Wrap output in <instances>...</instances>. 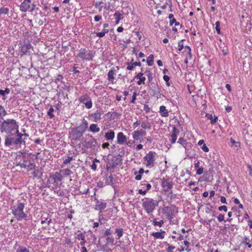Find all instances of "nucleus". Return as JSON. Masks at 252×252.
Returning a JSON list of instances; mask_svg holds the SVG:
<instances>
[{
  "label": "nucleus",
  "instance_id": "1",
  "mask_svg": "<svg viewBox=\"0 0 252 252\" xmlns=\"http://www.w3.org/2000/svg\"><path fill=\"white\" fill-rule=\"evenodd\" d=\"M22 133L19 132L18 129H17L15 133H11L5 136L4 145L9 148L12 146L20 147L23 142L25 143V138H22Z\"/></svg>",
  "mask_w": 252,
  "mask_h": 252
},
{
  "label": "nucleus",
  "instance_id": "2",
  "mask_svg": "<svg viewBox=\"0 0 252 252\" xmlns=\"http://www.w3.org/2000/svg\"><path fill=\"white\" fill-rule=\"evenodd\" d=\"M19 126L16 121L14 119H8L2 121L0 126V131L1 132H5L10 134L14 130L18 129Z\"/></svg>",
  "mask_w": 252,
  "mask_h": 252
},
{
  "label": "nucleus",
  "instance_id": "3",
  "mask_svg": "<svg viewBox=\"0 0 252 252\" xmlns=\"http://www.w3.org/2000/svg\"><path fill=\"white\" fill-rule=\"evenodd\" d=\"M24 208L25 204L19 202L11 207L12 213L18 221L27 220L28 215L24 212Z\"/></svg>",
  "mask_w": 252,
  "mask_h": 252
},
{
  "label": "nucleus",
  "instance_id": "4",
  "mask_svg": "<svg viewBox=\"0 0 252 252\" xmlns=\"http://www.w3.org/2000/svg\"><path fill=\"white\" fill-rule=\"evenodd\" d=\"M62 175L59 172H56L54 174L51 175L48 180L49 188H51L54 191L59 193V189L62 185Z\"/></svg>",
  "mask_w": 252,
  "mask_h": 252
},
{
  "label": "nucleus",
  "instance_id": "5",
  "mask_svg": "<svg viewBox=\"0 0 252 252\" xmlns=\"http://www.w3.org/2000/svg\"><path fill=\"white\" fill-rule=\"evenodd\" d=\"M88 126V122L83 118L82 123L77 127L71 128V136L72 139L78 140L83 136Z\"/></svg>",
  "mask_w": 252,
  "mask_h": 252
},
{
  "label": "nucleus",
  "instance_id": "6",
  "mask_svg": "<svg viewBox=\"0 0 252 252\" xmlns=\"http://www.w3.org/2000/svg\"><path fill=\"white\" fill-rule=\"evenodd\" d=\"M142 207L148 214L152 213L158 205L157 200L150 198H145L142 199Z\"/></svg>",
  "mask_w": 252,
  "mask_h": 252
},
{
  "label": "nucleus",
  "instance_id": "7",
  "mask_svg": "<svg viewBox=\"0 0 252 252\" xmlns=\"http://www.w3.org/2000/svg\"><path fill=\"white\" fill-rule=\"evenodd\" d=\"M94 55L93 51L87 50L86 48H81L77 56V57L80 58L82 61H92Z\"/></svg>",
  "mask_w": 252,
  "mask_h": 252
},
{
  "label": "nucleus",
  "instance_id": "8",
  "mask_svg": "<svg viewBox=\"0 0 252 252\" xmlns=\"http://www.w3.org/2000/svg\"><path fill=\"white\" fill-rule=\"evenodd\" d=\"M156 153L155 152L150 151L144 157V164L147 167H153L155 165Z\"/></svg>",
  "mask_w": 252,
  "mask_h": 252
},
{
  "label": "nucleus",
  "instance_id": "9",
  "mask_svg": "<svg viewBox=\"0 0 252 252\" xmlns=\"http://www.w3.org/2000/svg\"><path fill=\"white\" fill-rule=\"evenodd\" d=\"M150 91L153 96L158 98L161 97V94L160 92V89L158 85L154 83H151L150 86Z\"/></svg>",
  "mask_w": 252,
  "mask_h": 252
},
{
  "label": "nucleus",
  "instance_id": "10",
  "mask_svg": "<svg viewBox=\"0 0 252 252\" xmlns=\"http://www.w3.org/2000/svg\"><path fill=\"white\" fill-rule=\"evenodd\" d=\"M80 102L85 105L87 109H90L92 107L91 98L88 95H82L79 99Z\"/></svg>",
  "mask_w": 252,
  "mask_h": 252
},
{
  "label": "nucleus",
  "instance_id": "11",
  "mask_svg": "<svg viewBox=\"0 0 252 252\" xmlns=\"http://www.w3.org/2000/svg\"><path fill=\"white\" fill-rule=\"evenodd\" d=\"M173 184L172 181L169 179H164L162 182V186L164 189V191L166 192L169 191L172 188Z\"/></svg>",
  "mask_w": 252,
  "mask_h": 252
},
{
  "label": "nucleus",
  "instance_id": "12",
  "mask_svg": "<svg viewBox=\"0 0 252 252\" xmlns=\"http://www.w3.org/2000/svg\"><path fill=\"white\" fill-rule=\"evenodd\" d=\"M102 115V111L101 109H97L94 113H92L90 116L94 122H97L101 119Z\"/></svg>",
  "mask_w": 252,
  "mask_h": 252
},
{
  "label": "nucleus",
  "instance_id": "13",
  "mask_svg": "<svg viewBox=\"0 0 252 252\" xmlns=\"http://www.w3.org/2000/svg\"><path fill=\"white\" fill-rule=\"evenodd\" d=\"M146 134V131H144L143 129H139L134 131L132 133V138L135 140H138L141 137L145 136Z\"/></svg>",
  "mask_w": 252,
  "mask_h": 252
},
{
  "label": "nucleus",
  "instance_id": "14",
  "mask_svg": "<svg viewBox=\"0 0 252 252\" xmlns=\"http://www.w3.org/2000/svg\"><path fill=\"white\" fill-rule=\"evenodd\" d=\"M119 69V66H116V67H113L108 72L107 76H108V80L109 82H111L112 84L114 83L115 77L114 75L116 74V69Z\"/></svg>",
  "mask_w": 252,
  "mask_h": 252
},
{
  "label": "nucleus",
  "instance_id": "15",
  "mask_svg": "<svg viewBox=\"0 0 252 252\" xmlns=\"http://www.w3.org/2000/svg\"><path fill=\"white\" fill-rule=\"evenodd\" d=\"M179 130L177 129L175 126L173 127L172 133L170 135L171 138L169 139L171 144H174L176 142L177 135L179 133Z\"/></svg>",
  "mask_w": 252,
  "mask_h": 252
},
{
  "label": "nucleus",
  "instance_id": "16",
  "mask_svg": "<svg viewBox=\"0 0 252 252\" xmlns=\"http://www.w3.org/2000/svg\"><path fill=\"white\" fill-rule=\"evenodd\" d=\"M117 143L123 144L126 142V137L122 132H120L117 134Z\"/></svg>",
  "mask_w": 252,
  "mask_h": 252
},
{
  "label": "nucleus",
  "instance_id": "17",
  "mask_svg": "<svg viewBox=\"0 0 252 252\" xmlns=\"http://www.w3.org/2000/svg\"><path fill=\"white\" fill-rule=\"evenodd\" d=\"M165 231L160 229L159 232H155L152 233V235L155 239H162L165 236Z\"/></svg>",
  "mask_w": 252,
  "mask_h": 252
},
{
  "label": "nucleus",
  "instance_id": "18",
  "mask_svg": "<svg viewBox=\"0 0 252 252\" xmlns=\"http://www.w3.org/2000/svg\"><path fill=\"white\" fill-rule=\"evenodd\" d=\"M106 207V203L104 202L97 200L95 204V209L101 211Z\"/></svg>",
  "mask_w": 252,
  "mask_h": 252
},
{
  "label": "nucleus",
  "instance_id": "19",
  "mask_svg": "<svg viewBox=\"0 0 252 252\" xmlns=\"http://www.w3.org/2000/svg\"><path fill=\"white\" fill-rule=\"evenodd\" d=\"M143 75L144 73L140 72L135 76L136 78L139 79V81L137 82L138 85H141L142 84H144L146 78L143 76Z\"/></svg>",
  "mask_w": 252,
  "mask_h": 252
},
{
  "label": "nucleus",
  "instance_id": "20",
  "mask_svg": "<svg viewBox=\"0 0 252 252\" xmlns=\"http://www.w3.org/2000/svg\"><path fill=\"white\" fill-rule=\"evenodd\" d=\"M31 5L30 3L26 2L24 1L21 4L20 8L21 11L22 12H26L27 10L30 9Z\"/></svg>",
  "mask_w": 252,
  "mask_h": 252
},
{
  "label": "nucleus",
  "instance_id": "21",
  "mask_svg": "<svg viewBox=\"0 0 252 252\" xmlns=\"http://www.w3.org/2000/svg\"><path fill=\"white\" fill-rule=\"evenodd\" d=\"M105 137L107 140H112L115 137V132L112 130H109L105 133Z\"/></svg>",
  "mask_w": 252,
  "mask_h": 252
},
{
  "label": "nucleus",
  "instance_id": "22",
  "mask_svg": "<svg viewBox=\"0 0 252 252\" xmlns=\"http://www.w3.org/2000/svg\"><path fill=\"white\" fill-rule=\"evenodd\" d=\"M90 136L91 138V140L88 142H85L86 146L88 148L95 147V145L96 143V140L93 138V136L90 135Z\"/></svg>",
  "mask_w": 252,
  "mask_h": 252
},
{
  "label": "nucleus",
  "instance_id": "23",
  "mask_svg": "<svg viewBox=\"0 0 252 252\" xmlns=\"http://www.w3.org/2000/svg\"><path fill=\"white\" fill-rule=\"evenodd\" d=\"M89 131L93 133L98 132L100 131V128L98 127L96 124H91L90 126Z\"/></svg>",
  "mask_w": 252,
  "mask_h": 252
},
{
  "label": "nucleus",
  "instance_id": "24",
  "mask_svg": "<svg viewBox=\"0 0 252 252\" xmlns=\"http://www.w3.org/2000/svg\"><path fill=\"white\" fill-rule=\"evenodd\" d=\"M159 112L161 116L167 117L168 116V112L166 109L165 106L162 105L159 107Z\"/></svg>",
  "mask_w": 252,
  "mask_h": 252
},
{
  "label": "nucleus",
  "instance_id": "25",
  "mask_svg": "<svg viewBox=\"0 0 252 252\" xmlns=\"http://www.w3.org/2000/svg\"><path fill=\"white\" fill-rule=\"evenodd\" d=\"M32 174L33 178H41L42 176V172L39 169L36 170L35 169Z\"/></svg>",
  "mask_w": 252,
  "mask_h": 252
},
{
  "label": "nucleus",
  "instance_id": "26",
  "mask_svg": "<svg viewBox=\"0 0 252 252\" xmlns=\"http://www.w3.org/2000/svg\"><path fill=\"white\" fill-rule=\"evenodd\" d=\"M166 208L167 210H169L167 212V215L168 218H169L170 219H172L175 216V215H174L175 208L173 209H172V208H169L168 207H166Z\"/></svg>",
  "mask_w": 252,
  "mask_h": 252
},
{
  "label": "nucleus",
  "instance_id": "27",
  "mask_svg": "<svg viewBox=\"0 0 252 252\" xmlns=\"http://www.w3.org/2000/svg\"><path fill=\"white\" fill-rule=\"evenodd\" d=\"M10 89L9 88H6L4 90H0V94L2 96V99L3 100L6 99V97L5 96V94H8L10 93Z\"/></svg>",
  "mask_w": 252,
  "mask_h": 252
},
{
  "label": "nucleus",
  "instance_id": "28",
  "mask_svg": "<svg viewBox=\"0 0 252 252\" xmlns=\"http://www.w3.org/2000/svg\"><path fill=\"white\" fill-rule=\"evenodd\" d=\"M7 112L5 110L4 107L0 105V118L3 119L4 117L7 115Z\"/></svg>",
  "mask_w": 252,
  "mask_h": 252
},
{
  "label": "nucleus",
  "instance_id": "29",
  "mask_svg": "<svg viewBox=\"0 0 252 252\" xmlns=\"http://www.w3.org/2000/svg\"><path fill=\"white\" fill-rule=\"evenodd\" d=\"M179 144H181L182 146L184 147V148L186 149V147L188 144L187 140L183 138H180L177 142Z\"/></svg>",
  "mask_w": 252,
  "mask_h": 252
},
{
  "label": "nucleus",
  "instance_id": "30",
  "mask_svg": "<svg viewBox=\"0 0 252 252\" xmlns=\"http://www.w3.org/2000/svg\"><path fill=\"white\" fill-rule=\"evenodd\" d=\"M157 219H155L153 220H151V221L153 222V224L154 226H158L159 227H161L163 224L164 223V221L163 220H160L159 221H158Z\"/></svg>",
  "mask_w": 252,
  "mask_h": 252
},
{
  "label": "nucleus",
  "instance_id": "31",
  "mask_svg": "<svg viewBox=\"0 0 252 252\" xmlns=\"http://www.w3.org/2000/svg\"><path fill=\"white\" fill-rule=\"evenodd\" d=\"M16 252H31L29 248H27L24 246H20L17 249Z\"/></svg>",
  "mask_w": 252,
  "mask_h": 252
},
{
  "label": "nucleus",
  "instance_id": "32",
  "mask_svg": "<svg viewBox=\"0 0 252 252\" xmlns=\"http://www.w3.org/2000/svg\"><path fill=\"white\" fill-rule=\"evenodd\" d=\"M144 74L147 76L149 82L151 83L153 79V74L150 70L146 71Z\"/></svg>",
  "mask_w": 252,
  "mask_h": 252
},
{
  "label": "nucleus",
  "instance_id": "33",
  "mask_svg": "<svg viewBox=\"0 0 252 252\" xmlns=\"http://www.w3.org/2000/svg\"><path fill=\"white\" fill-rule=\"evenodd\" d=\"M109 32L108 29H103L102 32H96V35L99 37H102L105 36V34L108 33Z\"/></svg>",
  "mask_w": 252,
  "mask_h": 252
},
{
  "label": "nucleus",
  "instance_id": "34",
  "mask_svg": "<svg viewBox=\"0 0 252 252\" xmlns=\"http://www.w3.org/2000/svg\"><path fill=\"white\" fill-rule=\"evenodd\" d=\"M9 9L7 7H0V15L7 14L9 12Z\"/></svg>",
  "mask_w": 252,
  "mask_h": 252
},
{
  "label": "nucleus",
  "instance_id": "35",
  "mask_svg": "<svg viewBox=\"0 0 252 252\" xmlns=\"http://www.w3.org/2000/svg\"><path fill=\"white\" fill-rule=\"evenodd\" d=\"M115 232L117 234L118 238L119 239L124 234V230L122 228H118L115 229Z\"/></svg>",
  "mask_w": 252,
  "mask_h": 252
},
{
  "label": "nucleus",
  "instance_id": "36",
  "mask_svg": "<svg viewBox=\"0 0 252 252\" xmlns=\"http://www.w3.org/2000/svg\"><path fill=\"white\" fill-rule=\"evenodd\" d=\"M206 117H207V118L208 119L211 120V123L212 124L216 123L218 120V118L217 117H215L213 118V117L212 116V115L211 114H207L206 115Z\"/></svg>",
  "mask_w": 252,
  "mask_h": 252
},
{
  "label": "nucleus",
  "instance_id": "37",
  "mask_svg": "<svg viewBox=\"0 0 252 252\" xmlns=\"http://www.w3.org/2000/svg\"><path fill=\"white\" fill-rule=\"evenodd\" d=\"M154 55L151 54L150 55L147 59V63L149 66H152L154 62Z\"/></svg>",
  "mask_w": 252,
  "mask_h": 252
},
{
  "label": "nucleus",
  "instance_id": "38",
  "mask_svg": "<svg viewBox=\"0 0 252 252\" xmlns=\"http://www.w3.org/2000/svg\"><path fill=\"white\" fill-rule=\"evenodd\" d=\"M113 177L112 174L108 176H106L105 179V183L107 185H110V184L113 183Z\"/></svg>",
  "mask_w": 252,
  "mask_h": 252
},
{
  "label": "nucleus",
  "instance_id": "39",
  "mask_svg": "<svg viewBox=\"0 0 252 252\" xmlns=\"http://www.w3.org/2000/svg\"><path fill=\"white\" fill-rule=\"evenodd\" d=\"M141 126L144 129H150L151 124L150 123L147 122H143L141 123Z\"/></svg>",
  "mask_w": 252,
  "mask_h": 252
},
{
  "label": "nucleus",
  "instance_id": "40",
  "mask_svg": "<svg viewBox=\"0 0 252 252\" xmlns=\"http://www.w3.org/2000/svg\"><path fill=\"white\" fill-rule=\"evenodd\" d=\"M102 3V1H97L94 4L95 7L98 8L99 11H101L102 10V8L103 7V5H101Z\"/></svg>",
  "mask_w": 252,
  "mask_h": 252
},
{
  "label": "nucleus",
  "instance_id": "41",
  "mask_svg": "<svg viewBox=\"0 0 252 252\" xmlns=\"http://www.w3.org/2000/svg\"><path fill=\"white\" fill-rule=\"evenodd\" d=\"M114 16L115 19H118V20H120L123 18L122 14L119 11L116 12L114 14Z\"/></svg>",
  "mask_w": 252,
  "mask_h": 252
},
{
  "label": "nucleus",
  "instance_id": "42",
  "mask_svg": "<svg viewBox=\"0 0 252 252\" xmlns=\"http://www.w3.org/2000/svg\"><path fill=\"white\" fill-rule=\"evenodd\" d=\"M54 111V109L51 106L47 112V115L49 116L50 118L52 119L54 117L53 113Z\"/></svg>",
  "mask_w": 252,
  "mask_h": 252
},
{
  "label": "nucleus",
  "instance_id": "43",
  "mask_svg": "<svg viewBox=\"0 0 252 252\" xmlns=\"http://www.w3.org/2000/svg\"><path fill=\"white\" fill-rule=\"evenodd\" d=\"M114 242V239L112 237H107L106 238V243L108 245H113Z\"/></svg>",
  "mask_w": 252,
  "mask_h": 252
},
{
  "label": "nucleus",
  "instance_id": "44",
  "mask_svg": "<svg viewBox=\"0 0 252 252\" xmlns=\"http://www.w3.org/2000/svg\"><path fill=\"white\" fill-rule=\"evenodd\" d=\"M73 159V157L68 156L66 159L63 160V164H67L70 163V162Z\"/></svg>",
  "mask_w": 252,
  "mask_h": 252
},
{
  "label": "nucleus",
  "instance_id": "45",
  "mask_svg": "<svg viewBox=\"0 0 252 252\" xmlns=\"http://www.w3.org/2000/svg\"><path fill=\"white\" fill-rule=\"evenodd\" d=\"M220 23L219 21H217L215 23L216 25V30L218 34H220Z\"/></svg>",
  "mask_w": 252,
  "mask_h": 252
},
{
  "label": "nucleus",
  "instance_id": "46",
  "mask_svg": "<svg viewBox=\"0 0 252 252\" xmlns=\"http://www.w3.org/2000/svg\"><path fill=\"white\" fill-rule=\"evenodd\" d=\"M76 238L79 240L84 241L85 239V236L82 233H80L77 235Z\"/></svg>",
  "mask_w": 252,
  "mask_h": 252
},
{
  "label": "nucleus",
  "instance_id": "47",
  "mask_svg": "<svg viewBox=\"0 0 252 252\" xmlns=\"http://www.w3.org/2000/svg\"><path fill=\"white\" fill-rule=\"evenodd\" d=\"M163 80L166 82V85L169 87L170 85V83L169 82V81L170 79V77L166 75H164L163 76Z\"/></svg>",
  "mask_w": 252,
  "mask_h": 252
},
{
  "label": "nucleus",
  "instance_id": "48",
  "mask_svg": "<svg viewBox=\"0 0 252 252\" xmlns=\"http://www.w3.org/2000/svg\"><path fill=\"white\" fill-rule=\"evenodd\" d=\"M27 167L29 168L28 171L34 170L35 169V165L33 163H30L27 165Z\"/></svg>",
  "mask_w": 252,
  "mask_h": 252
},
{
  "label": "nucleus",
  "instance_id": "49",
  "mask_svg": "<svg viewBox=\"0 0 252 252\" xmlns=\"http://www.w3.org/2000/svg\"><path fill=\"white\" fill-rule=\"evenodd\" d=\"M183 41V40H180V41H179V42H178L177 49L179 51H181L184 48Z\"/></svg>",
  "mask_w": 252,
  "mask_h": 252
},
{
  "label": "nucleus",
  "instance_id": "50",
  "mask_svg": "<svg viewBox=\"0 0 252 252\" xmlns=\"http://www.w3.org/2000/svg\"><path fill=\"white\" fill-rule=\"evenodd\" d=\"M127 64V66L126 67V69L127 70H132L134 69L135 66H134V65L133 63H128Z\"/></svg>",
  "mask_w": 252,
  "mask_h": 252
},
{
  "label": "nucleus",
  "instance_id": "51",
  "mask_svg": "<svg viewBox=\"0 0 252 252\" xmlns=\"http://www.w3.org/2000/svg\"><path fill=\"white\" fill-rule=\"evenodd\" d=\"M112 233V231L111 229V228H107L105 230L104 235L107 237H109Z\"/></svg>",
  "mask_w": 252,
  "mask_h": 252
},
{
  "label": "nucleus",
  "instance_id": "52",
  "mask_svg": "<svg viewBox=\"0 0 252 252\" xmlns=\"http://www.w3.org/2000/svg\"><path fill=\"white\" fill-rule=\"evenodd\" d=\"M230 142L234 145V146L236 148L240 147V144L239 142L235 141V140L232 138H230Z\"/></svg>",
  "mask_w": 252,
  "mask_h": 252
},
{
  "label": "nucleus",
  "instance_id": "53",
  "mask_svg": "<svg viewBox=\"0 0 252 252\" xmlns=\"http://www.w3.org/2000/svg\"><path fill=\"white\" fill-rule=\"evenodd\" d=\"M121 113H118L117 112H114L111 114V116L113 117V119L117 118L119 116H121Z\"/></svg>",
  "mask_w": 252,
  "mask_h": 252
},
{
  "label": "nucleus",
  "instance_id": "54",
  "mask_svg": "<svg viewBox=\"0 0 252 252\" xmlns=\"http://www.w3.org/2000/svg\"><path fill=\"white\" fill-rule=\"evenodd\" d=\"M169 246L166 249L167 252H173V250L175 249V247L167 244Z\"/></svg>",
  "mask_w": 252,
  "mask_h": 252
},
{
  "label": "nucleus",
  "instance_id": "55",
  "mask_svg": "<svg viewBox=\"0 0 252 252\" xmlns=\"http://www.w3.org/2000/svg\"><path fill=\"white\" fill-rule=\"evenodd\" d=\"M136 96H137V93H136V92H135L133 93V95L132 97V99L131 100V103H135V101L136 99Z\"/></svg>",
  "mask_w": 252,
  "mask_h": 252
},
{
  "label": "nucleus",
  "instance_id": "56",
  "mask_svg": "<svg viewBox=\"0 0 252 252\" xmlns=\"http://www.w3.org/2000/svg\"><path fill=\"white\" fill-rule=\"evenodd\" d=\"M203 168L199 167L198 169H197L196 174L199 175H201L203 173Z\"/></svg>",
  "mask_w": 252,
  "mask_h": 252
},
{
  "label": "nucleus",
  "instance_id": "57",
  "mask_svg": "<svg viewBox=\"0 0 252 252\" xmlns=\"http://www.w3.org/2000/svg\"><path fill=\"white\" fill-rule=\"evenodd\" d=\"M218 209L220 211H223L226 212L227 211V207L224 205L219 207Z\"/></svg>",
  "mask_w": 252,
  "mask_h": 252
},
{
  "label": "nucleus",
  "instance_id": "58",
  "mask_svg": "<svg viewBox=\"0 0 252 252\" xmlns=\"http://www.w3.org/2000/svg\"><path fill=\"white\" fill-rule=\"evenodd\" d=\"M17 166H20L21 168H26L27 167V165H26V164L24 163H21V162H19L18 163H17Z\"/></svg>",
  "mask_w": 252,
  "mask_h": 252
},
{
  "label": "nucleus",
  "instance_id": "59",
  "mask_svg": "<svg viewBox=\"0 0 252 252\" xmlns=\"http://www.w3.org/2000/svg\"><path fill=\"white\" fill-rule=\"evenodd\" d=\"M188 52H191V49L189 46H186L185 47V50H184V53H185V54H187L188 53Z\"/></svg>",
  "mask_w": 252,
  "mask_h": 252
},
{
  "label": "nucleus",
  "instance_id": "60",
  "mask_svg": "<svg viewBox=\"0 0 252 252\" xmlns=\"http://www.w3.org/2000/svg\"><path fill=\"white\" fill-rule=\"evenodd\" d=\"M119 153V156L122 157L125 154V151L124 150V148H120L118 150Z\"/></svg>",
  "mask_w": 252,
  "mask_h": 252
},
{
  "label": "nucleus",
  "instance_id": "61",
  "mask_svg": "<svg viewBox=\"0 0 252 252\" xmlns=\"http://www.w3.org/2000/svg\"><path fill=\"white\" fill-rule=\"evenodd\" d=\"M218 220L220 222L224 220V215L221 214H220L218 217Z\"/></svg>",
  "mask_w": 252,
  "mask_h": 252
},
{
  "label": "nucleus",
  "instance_id": "62",
  "mask_svg": "<svg viewBox=\"0 0 252 252\" xmlns=\"http://www.w3.org/2000/svg\"><path fill=\"white\" fill-rule=\"evenodd\" d=\"M102 19V16L100 15H96L94 17V20L95 22H98Z\"/></svg>",
  "mask_w": 252,
  "mask_h": 252
},
{
  "label": "nucleus",
  "instance_id": "63",
  "mask_svg": "<svg viewBox=\"0 0 252 252\" xmlns=\"http://www.w3.org/2000/svg\"><path fill=\"white\" fill-rule=\"evenodd\" d=\"M201 149L205 152H208L209 151V148L206 146L205 144L203 145L201 147Z\"/></svg>",
  "mask_w": 252,
  "mask_h": 252
},
{
  "label": "nucleus",
  "instance_id": "64",
  "mask_svg": "<svg viewBox=\"0 0 252 252\" xmlns=\"http://www.w3.org/2000/svg\"><path fill=\"white\" fill-rule=\"evenodd\" d=\"M72 172L68 169H66L64 170V175L69 176L71 174Z\"/></svg>",
  "mask_w": 252,
  "mask_h": 252
}]
</instances>
